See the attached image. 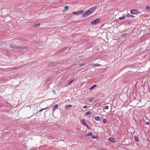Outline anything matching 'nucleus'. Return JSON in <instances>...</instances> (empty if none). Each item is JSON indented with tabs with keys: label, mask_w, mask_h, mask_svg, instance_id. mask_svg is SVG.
<instances>
[{
	"label": "nucleus",
	"mask_w": 150,
	"mask_h": 150,
	"mask_svg": "<svg viewBox=\"0 0 150 150\" xmlns=\"http://www.w3.org/2000/svg\"><path fill=\"white\" fill-rule=\"evenodd\" d=\"M10 47L11 48H14L16 49H23L25 48V47L22 46H18V45L13 44L10 45Z\"/></svg>",
	"instance_id": "f257e3e1"
},
{
	"label": "nucleus",
	"mask_w": 150,
	"mask_h": 150,
	"mask_svg": "<svg viewBox=\"0 0 150 150\" xmlns=\"http://www.w3.org/2000/svg\"><path fill=\"white\" fill-rule=\"evenodd\" d=\"M97 8V6H93L87 11V12H89L90 14L93 13Z\"/></svg>",
	"instance_id": "f03ea898"
},
{
	"label": "nucleus",
	"mask_w": 150,
	"mask_h": 150,
	"mask_svg": "<svg viewBox=\"0 0 150 150\" xmlns=\"http://www.w3.org/2000/svg\"><path fill=\"white\" fill-rule=\"evenodd\" d=\"M100 19L97 18L96 19L91 21L90 22L91 24H95L99 23L100 21Z\"/></svg>",
	"instance_id": "7ed1b4c3"
},
{
	"label": "nucleus",
	"mask_w": 150,
	"mask_h": 150,
	"mask_svg": "<svg viewBox=\"0 0 150 150\" xmlns=\"http://www.w3.org/2000/svg\"><path fill=\"white\" fill-rule=\"evenodd\" d=\"M130 12L132 14H137L139 13V11L137 9H133L130 11Z\"/></svg>",
	"instance_id": "20e7f679"
},
{
	"label": "nucleus",
	"mask_w": 150,
	"mask_h": 150,
	"mask_svg": "<svg viewBox=\"0 0 150 150\" xmlns=\"http://www.w3.org/2000/svg\"><path fill=\"white\" fill-rule=\"evenodd\" d=\"M90 14L88 12H87V11L84 12L83 13L82 15L81 16L82 17H85L88 16Z\"/></svg>",
	"instance_id": "39448f33"
},
{
	"label": "nucleus",
	"mask_w": 150,
	"mask_h": 150,
	"mask_svg": "<svg viewBox=\"0 0 150 150\" xmlns=\"http://www.w3.org/2000/svg\"><path fill=\"white\" fill-rule=\"evenodd\" d=\"M115 139L113 137H110L108 139V140L109 142H114L115 141H114Z\"/></svg>",
	"instance_id": "423d86ee"
},
{
	"label": "nucleus",
	"mask_w": 150,
	"mask_h": 150,
	"mask_svg": "<svg viewBox=\"0 0 150 150\" xmlns=\"http://www.w3.org/2000/svg\"><path fill=\"white\" fill-rule=\"evenodd\" d=\"M95 119L97 121H100L101 119V118L98 116H96L95 117Z\"/></svg>",
	"instance_id": "0eeeda50"
},
{
	"label": "nucleus",
	"mask_w": 150,
	"mask_h": 150,
	"mask_svg": "<svg viewBox=\"0 0 150 150\" xmlns=\"http://www.w3.org/2000/svg\"><path fill=\"white\" fill-rule=\"evenodd\" d=\"M81 122L83 125H86V121L84 120V119H82L81 120Z\"/></svg>",
	"instance_id": "6e6552de"
},
{
	"label": "nucleus",
	"mask_w": 150,
	"mask_h": 150,
	"mask_svg": "<svg viewBox=\"0 0 150 150\" xmlns=\"http://www.w3.org/2000/svg\"><path fill=\"white\" fill-rule=\"evenodd\" d=\"M58 107V105L57 104H56L55 105L54 107L52 109L53 112H54L56 110V109Z\"/></svg>",
	"instance_id": "1a4fd4ad"
},
{
	"label": "nucleus",
	"mask_w": 150,
	"mask_h": 150,
	"mask_svg": "<svg viewBox=\"0 0 150 150\" xmlns=\"http://www.w3.org/2000/svg\"><path fill=\"white\" fill-rule=\"evenodd\" d=\"M91 111H87V112H86L85 113V115H90L91 114Z\"/></svg>",
	"instance_id": "9d476101"
},
{
	"label": "nucleus",
	"mask_w": 150,
	"mask_h": 150,
	"mask_svg": "<svg viewBox=\"0 0 150 150\" xmlns=\"http://www.w3.org/2000/svg\"><path fill=\"white\" fill-rule=\"evenodd\" d=\"M40 23L35 24H34L33 26L35 28L37 27L40 26Z\"/></svg>",
	"instance_id": "9b49d317"
},
{
	"label": "nucleus",
	"mask_w": 150,
	"mask_h": 150,
	"mask_svg": "<svg viewBox=\"0 0 150 150\" xmlns=\"http://www.w3.org/2000/svg\"><path fill=\"white\" fill-rule=\"evenodd\" d=\"M125 16L126 15L125 14H123L122 17H119V19L120 20L123 19L125 17Z\"/></svg>",
	"instance_id": "f8f14e48"
},
{
	"label": "nucleus",
	"mask_w": 150,
	"mask_h": 150,
	"mask_svg": "<svg viewBox=\"0 0 150 150\" xmlns=\"http://www.w3.org/2000/svg\"><path fill=\"white\" fill-rule=\"evenodd\" d=\"M134 139H135V141H136L137 142H138V141L139 140V138L137 136H135L134 137Z\"/></svg>",
	"instance_id": "ddd939ff"
},
{
	"label": "nucleus",
	"mask_w": 150,
	"mask_h": 150,
	"mask_svg": "<svg viewBox=\"0 0 150 150\" xmlns=\"http://www.w3.org/2000/svg\"><path fill=\"white\" fill-rule=\"evenodd\" d=\"M93 133L91 132H89L87 134V136H91V137H92L93 136Z\"/></svg>",
	"instance_id": "4468645a"
},
{
	"label": "nucleus",
	"mask_w": 150,
	"mask_h": 150,
	"mask_svg": "<svg viewBox=\"0 0 150 150\" xmlns=\"http://www.w3.org/2000/svg\"><path fill=\"white\" fill-rule=\"evenodd\" d=\"M94 100V98H92L88 100V101L90 103H92Z\"/></svg>",
	"instance_id": "2eb2a0df"
},
{
	"label": "nucleus",
	"mask_w": 150,
	"mask_h": 150,
	"mask_svg": "<svg viewBox=\"0 0 150 150\" xmlns=\"http://www.w3.org/2000/svg\"><path fill=\"white\" fill-rule=\"evenodd\" d=\"M127 35V34L126 33H124L122 34V37L125 38Z\"/></svg>",
	"instance_id": "dca6fc26"
},
{
	"label": "nucleus",
	"mask_w": 150,
	"mask_h": 150,
	"mask_svg": "<svg viewBox=\"0 0 150 150\" xmlns=\"http://www.w3.org/2000/svg\"><path fill=\"white\" fill-rule=\"evenodd\" d=\"M83 11V10H81L78 11L77 12V15H79L81 14V13Z\"/></svg>",
	"instance_id": "f3484780"
},
{
	"label": "nucleus",
	"mask_w": 150,
	"mask_h": 150,
	"mask_svg": "<svg viewBox=\"0 0 150 150\" xmlns=\"http://www.w3.org/2000/svg\"><path fill=\"white\" fill-rule=\"evenodd\" d=\"M146 9L148 11L150 12V7L149 6H146Z\"/></svg>",
	"instance_id": "a211bd4d"
},
{
	"label": "nucleus",
	"mask_w": 150,
	"mask_h": 150,
	"mask_svg": "<svg viewBox=\"0 0 150 150\" xmlns=\"http://www.w3.org/2000/svg\"><path fill=\"white\" fill-rule=\"evenodd\" d=\"M69 6H66L64 7V10L63 11V12H64L65 11H67L68 9V8L69 7Z\"/></svg>",
	"instance_id": "6ab92c4d"
},
{
	"label": "nucleus",
	"mask_w": 150,
	"mask_h": 150,
	"mask_svg": "<svg viewBox=\"0 0 150 150\" xmlns=\"http://www.w3.org/2000/svg\"><path fill=\"white\" fill-rule=\"evenodd\" d=\"M72 106L71 105H67L66 106V108L67 109H68L69 108L71 107Z\"/></svg>",
	"instance_id": "aec40b11"
},
{
	"label": "nucleus",
	"mask_w": 150,
	"mask_h": 150,
	"mask_svg": "<svg viewBox=\"0 0 150 150\" xmlns=\"http://www.w3.org/2000/svg\"><path fill=\"white\" fill-rule=\"evenodd\" d=\"M93 65L94 67H98L100 66V65L97 64H93Z\"/></svg>",
	"instance_id": "412c9836"
},
{
	"label": "nucleus",
	"mask_w": 150,
	"mask_h": 150,
	"mask_svg": "<svg viewBox=\"0 0 150 150\" xmlns=\"http://www.w3.org/2000/svg\"><path fill=\"white\" fill-rule=\"evenodd\" d=\"M127 17H134V16H133V15H131L129 13L127 14Z\"/></svg>",
	"instance_id": "4be33fe9"
},
{
	"label": "nucleus",
	"mask_w": 150,
	"mask_h": 150,
	"mask_svg": "<svg viewBox=\"0 0 150 150\" xmlns=\"http://www.w3.org/2000/svg\"><path fill=\"white\" fill-rule=\"evenodd\" d=\"M74 79L72 80L71 81H70L68 83V85H70V84H71L73 81H74Z\"/></svg>",
	"instance_id": "5701e85b"
},
{
	"label": "nucleus",
	"mask_w": 150,
	"mask_h": 150,
	"mask_svg": "<svg viewBox=\"0 0 150 150\" xmlns=\"http://www.w3.org/2000/svg\"><path fill=\"white\" fill-rule=\"evenodd\" d=\"M96 85L95 84L93 86H92V87H91L90 88V90H92V89H93L95 87H96Z\"/></svg>",
	"instance_id": "b1692460"
},
{
	"label": "nucleus",
	"mask_w": 150,
	"mask_h": 150,
	"mask_svg": "<svg viewBox=\"0 0 150 150\" xmlns=\"http://www.w3.org/2000/svg\"><path fill=\"white\" fill-rule=\"evenodd\" d=\"M98 137V136L97 135L94 136V135H93L92 137H91V138H92L93 139H95L96 138Z\"/></svg>",
	"instance_id": "393cba45"
},
{
	"label": "nucleus",
	"mask_w": 150,
	"mask_h": 150,
	"mask_svg": "<svg viewBox=\"0 0 150 150\" xmlns=\"http://www.w3.org/2000/svg\"><path fill=\"white\" fill-rule=\"evenodd\" d=\"M48 107H47L46 108H44L43 109H40V110H39V112H41L43 110H45V109H47Z\"/></svg>",
	"instance_id": "a878e982"
},
{
	"label": "nucleus",
	"mask_w": 150,
	"mask_h": 150,
	"mask_svg": "<svg viewBox=\"0 0 150 150\" xmlns=\"http://www.w3.org/2000/svg\"><path fill=\"white\" fill-rule=\"evenodd\" d=\"M107 122V120L105 119H104V120H103V122L104 123H106Z\"/></svg>",
	"instance_id": "bb28decb"
},
{
	"label": "nucleus",
	"mask_w": 150,
	"mask_h": 150,
	"mask_svg": "<svg viewBox=\"0 0 150 150\" xmlns=\"http://www.w3.org/2000/svg\"><path fill=\"white\" fill-rule=\"evenodd\" d=\"M85 126L87 127L88 129H90V127H89V126H88V124H86V125H85Z\"/></svg>",
	"instance_id": "cd10ccee"
},
{
	"label": "nucleus",
	"mask_w": 150,
	"mask_h": 150,
	"mask_svg": "<svg viewBox=\"0 0 150 150\" xmlns=\"http://www.w3.org/2000/svg\"><path fill=\"white\" fill-rule=\"evenodd\" d=\"M109 108V107L108 106H105V107L104 108L105 109H108Z\"/></svg>",
	"instance_id": "c85d7f7f"
},
{
	"label": "nucleus",
	"mask_w": 150,
	"mask_h": 150,
	"mask_svg": "<svg viewBox=\"0 0 150 150\" xmlns=\"http://www.w3.org/2000/svg\"><path fill=\"white\" fill-rule=\"evenodd\" d=\"M146 125H149V122H146Z\"/></svg>",
	"instance_id": "c756f323"
},
{
	"label": "nucleus",
	"mask_w": 150,
	"mask_h": 150,
	"mask_svg": "<svg viewBox=\"0 0 150 150\" xmlns=\"http://www.w3.org/2000/svg\"><path fill=\"white\" fill-rule=\"evenodd\" d=\"M84 65V64H81L79 66H80V67H82Z\"/></svg>",
	"instance_id": "7c9ffc66"
},
{
	"label": "nucleus",
	"mask_w": 150,
	"mask_h": 150,
	"mask_svg": "<svg viewBox=\"0 0 150 150\" xmlns=\"http://www.w3.org/2000/svg\"><path fill=\"white\" fill-rule=\"evenodd\" d=\"M73 14H75L76 15H77V13L75 12H73Z\"/></svg>",
	"instance_id": "2f4dec72"
},
{
	"label": "nucleus",
	"mask_w": 150,
	"mask_h": 150,
	"mask_svg": "<svg viewBox=\"0 0 150 150\" xmlns=\"http://www.w3.org/2000/svg\"><path fill=\"white\" fill-rule=\"evenodd\" d=\"M87 107V106H86V105L84 106H83V108H86V107Z\"/></svg>",
	"instance_id": "473e14b6"
},
{
	"label": "nucleus",
	"mask_w": 150,
	"mask_h": 150,
	"mask_svg": "<svg viewBox=\"0 0 150 150\" xmlns=\"http://www.w3.org/2000/svg\"><path fill=\"white\" fill-rule=\"evenodd\" d=\"M99 150H105V149H100Z\"/></svg>",
	"instance_id": "72a5a7b5"
},
{
	"label": "nucleus",
	"mask_w": 150,
	"mask_h": 150,
	"mask_svg": "<svg viewBox=\"0 0 150 150\" xmlns=\"http://www.w3.org/2000/svg\"><path fill=\"white\" fill-rule=\"evenodd\" d=\"M14 39H12V41H13V40Z\"/></svg>",
	"instance_id": "f704fd0d"
},
{
	"label": "nucleus",
	"mask_w": 150,
	"mask_h": 150,
	"mask_svg": "<svg viewBox=\"0 0 150 150\" xmlns=\"http://www.w3.org/2000/svg\"><path fill=\"white\" fill-rule=\"evenodd\" d=\"M149 60H150V58L149 59Z\"/></svg>",
	"instance_id": "c9c22d12"
},
{
	"label": "nucleus",
	"mask_w": 150,
	"mask_h": 150,
	"mask_svg": "<svg viewBox=\"0 0 150 150\" xmlns=\"http://www.w3.org/2000/svg\"><path fill=\"white\" fill-rule=\"evenodd\" d=\"M149 60H150V58L149 59Z\"/></svg>",
	"instance_id": "e433bc0d"
}]
</instances>
